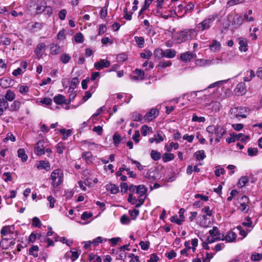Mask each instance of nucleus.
Returning <instances> with one entry per match:
<instances>
[{"label":"nucleus","instance_id":"nucleus-1","mask_svg":"<svg viewBox=\"0 0 262 262\" xmlns=\"http://www.w3.org/2000/svg\"><path fill=\"white\" fill-rule=\"evenodd\" d=\"M50 179L52 180V185L56 187L61 184L63 181V173L59 169L54 170L51 173Z\"/></svg>","mask_w":262,"mask_h":262},{"label":"nucleus","instance_id":"nucleus-2","mask_svg":"<svg viewBox=\"0 0 262 262\" xmlns=\"http://www.w3.org/2000/svg\"><path fill=\"white\" fill-rule=\"evenodd\" d=\"M218 17L217 14H213L209 15L202 22L199 23L196 26L197 29L199 31H203L210 29L212 23Z\"/></svg>","mask_w":262,"mask_h":262},{"label":"nucleus","instance_id":"nucleus-3","mask_svg":"<svg viewBox=\"0 0 262 262\" xmlns=\"http://www.w3.org/2000/svg\"><path fill=\"white\" fill-rule=\"evenodd\" d=\"M206 131L209 133V134L211 135V136H213V135L214 134L216 137L219 138H222L227 133V131L225 128L219 126L218 125H211L208 126L206 128Z\"/></svg>","mask_w":262,"mask_h":262},{"label":"nucleus","instance_id":"nucleus-4","mask_svg":"<svg viewBox=\"0 0 262 262\" xmlns=\"http://www.w3.org/2000/svg\"><path fill=\"white\" fill-rule=\"evenodd\" d=\"M248 112V108L245 107H235L232 108L230 110L231 115L236 118H239V117L242 118H246Z\"/></svg>","mask_w":262,"mask_h":262},{"label":"nucleus","instance_id":"nucleus-5","mask_svg":"<svg viewBox=\"0 0 262 262\" xmlns=\"http://www.w3.org/2000/svg\"><path fill=\"white\" fill-rule=\"evenodd\" d=\"M194 31L193 29H186L179 33L178 39L181 42L190 39L194 36Z\"/></svg>","mask_w":262,"mask_h":262},{"label":"nucleus","instance_id":"nucleus-6","mask_svg":"<svg viewBox=\"0 0 262 262\" xmlns=\"http://www.w3.org/2000/svg\"><path fill=\"white\" fill-rule=\"evenodd\" d=\"M236 237V234L235 232L230 231L225 235L224 234H222V237H219L216 239L226 241L227 242H233L235 241Z\"/></svg>","mask_w":262,"mask_h":262},{"label":"nucleus","instance_id":"nucleus-7","mask_svg":"<svg viewBox=\"0 0 262 262\" xmlns=\"http://www.w3.org/2000/svg\"><path fill=\"white\" fill-rule=\"evenodd\" d=\"M44 144L43 140H39L37 142L34 147V152L36 155L41 156L45 154Z\"/></svg>","mask_w":262,"mask_h":262},{"label":"nucleus","instance_id":"nucleus-8","mask_svg":"<svg viewBox=\"0 0 262 262\" xmlns=\"http://www.w3.org/2000/svg\"><path fill=\"white\" fill-rule=\"evenodd\" d=\"M159 114V111L157 108H152L145 115L144 118L148 121H151L155 119Z\"/></svg>","mask_w":262,"mask_h":262},{"label":"nucleus","instance_id":"nucleus-9","mask_svg":"<svg viewBox=\"0 0 262 262\" xmlns=\"http://www.w3.org/2000/svg\"><path fill=\"white\" fill-rule=\"evenodd\" d=\"M195 53L190 52L189 51L183 53L181 54L180 58L183 62H187L190 61L192 59L196 58Z\"/></svg>","mask_w":262,"mask_h":262},{"label":"nucleus","instance_id":"nucleus-10","mask_svg":"<svg viewBox=\"0 0 262 262\" xmlns=\"http://www.w3.org/2000/svg\"><path fill=\"white\" fill-rule=\"evenodd\" d=\"M110 62L105 59H100L99 61L96 62L94 63V67L97 70H100L104 68H108L110 66Z\"/></svg>","mask_w":262,"mask_h":262},{"label":"nucleus","instance_id":"nucleus-11","mask_svg":"<svg viewBox=\"0 0 262 262\" xmlns=\"http://www.w3.org/2000/svg\"><path fill=\"white\" fill-rule=\"evenodd\" d=\"M235 91L238 95H245L247 92L246 84L243 82L239 83L237 85Z\"/></svg>","mask_w":262,"mask_h":262},{"label":"nucleus","instance_id":"nucleus-12","mask_svg":"<svg viewBox=\"0 0 262 262\" xmlns=\"http://www.w3.org/2000/svg\"><path fill=\"white\" fill-rule=\"evenodd\" d=\"M47 2L44 0H38L36 7V14H40L43 12Z\"/></svg>","mask_w":262,"mask_h":262},{"label":"nucleus","instance_id":"nucleus-13","mask_svg":"<svg viewBox=\"0 0 262 262\" xmlns=\"http://www.w3.org/2000/svg\"><path fill=\"white\" fill-rule=\"evenodd\" d=\"M134 73L136 75V76H132V79L134 80H143L144 79L145 73L144 71L136 69L134 71Z\"/></svg>","mask_w":262,"mask_h":262},{"label":"nucleus","instance_id":"nucleus-14","mask_svg":"<svg viewBox=\"0 0 262 262\" xmlns=\"http://www.w3.org/2000/svg\"><path fill=\"white\" fill-rule=\"evenodd\" d=\"M244 19L241 15L236 14L233 17L232 21V25L236 28L239 27L243 23Z\"/></svg>","mask_w":262,"mask_h":262},{"label":"nucleus","instance_id":"nucleus-15","mask_svg":"<svg viewBox=\"0 0 262 262\" xmlns=\"http://www.w3.org/2000/svg\"><path fill=\"white\" fill-rule=\"evenodd\" d=\"M46 47V45L43 42H40L38 43L36 46V48L34 51L35 54L37 56V58L39 59L42 55V54L41 53V51L45 49Z\"/></svg>","mask_w":262,"mask_h":262},{"label":"nucleus","instance_id":"nucleus-16","mask_svg":"<svg viewBox=\"0 0 262 262\" xmlns=\"http://www.w3.org/2000/svg\"><path fill=\"white\" fill-rule=\"evenodd\" d=\"M239 50L241 52H246L248 51V41L247 39L239 38Z\"/></svg>","mask_w":262,"mask_h":262},{"label":"nucleus","instance_id":"nucleus-17","mask_svg":"<svg viewBox=\"0 0 262 262\" xmlns=\"http://www.w3.org/2000/svg\"><path fill=\"white\" fill-rule=\"evenodd\" d=\"M37 168L38 169H45L47 171H49L51 169V165L49 162L41 160L37 164Z\"/></svg>","mask_w":262,"mask_h":262},{"label":"nucleus","instance_id":"nucleus-18","mask_svg":"<svg viewBox=\"0 0 262 262\" xmlns=\"http://www.w3.org/2000/svg\"><path fill=\"white\" fill-rule=\"evenodd\" d=\"M106 189L112 194H117L119 190V187L115 184L110 183L105 186Z\"/></svg>","mask_w":262,"mask_h":262},{"label":"nucleus","instance_id":"nucleus-19","mask_svg":"<svg viewBox=\"0 0 262 262\" xmlns=\"http://www.w3.org/2000/svg\"><path fill=\"white\" fill-rule=\"evenodd\" d=\"M145 199L146 196L144 195H139L138 199L134 196V200L135 202V207L139 208L141 207L144 204Z\"/></svg>","mask_w":262,"mask_h":262},{"label":"nucleus","instance_id":"nucleus-20","mask_svg":"<svg viewBox=\"0 0 262 262\" xmlns=\"http://www.w3.org/2000/svg\"><path fill=\"white\" fill-rule=\"evenodd\" d=\"M221 43L216 39L212 40L211 44L210 45L209 48L211 50L214 52H218L220 51L221 48Z\"/></svg>","mask_w":262,"mask_h":262},{"label":"nucleus","instance_id":"nucleus-21","mask_svg":"<svg viewBox=\"0 0 262 262\" xmlns=\"http://www.w3.org/2000/svg\"><path fill=\"white\" fill-rule=\"evenodd\" d=\"M21 104V103L20 100H14L10 106V111L11 112L18 111L20 107Z\"/></svg>","mask_w":262,"mask_h":262},{"label":"nucleus","instance_id":"nucleus-22","mask_svg":"<svg viewBox=\"0 0 262 262\" xmlns=\"http://www.w3.org/2000/svg\"><path fill=\"white\" fill-rule=\"evenodd\" d=\"M156 171L154 170H151V169L149 170L145 174V178L148 180L151 181H154L157 179V176H156Z\"/></svg>","mask_w":262,"mask_h":262},{"label":"nucleus","instance_id":"nucleus-23","mask_svg":"<svg viewBox=\"0 0 262 262\" xmlns=\"http://www.w3.org/2000/svg\"><path fill=\"white\" fill-rule=\"evenodd\" d=\"M12 81L10 78H3L0 79V85L2 88H7L10 86Z\"/></svg>","mask_w":262,"mask_h":262},{"label":"nucleus","instance_id":"nucleus-24","mask_svg":"<svg viewBox=\"0 0 262 262\" xmlns=\"http://www.w3.org/2000/svg\"><path fill=\"white\" fill-rule=\"evenodd\" d=\"M51 53L53 55H57L61 52V48L56 43H52L50 47Z\"/></svg>","mask_w":262,"mask_h":262},{"label":"nucleus","instance_id":"nucleus-25","mask_svg":"<svg viewBox=\"0 0 262 262\" xmlns=\"http://www.w3.org/2000/svg\"><path fill=\"white\" fill-rule=\"evenodd\" d=\"M53 100L56 104L62 105L65 102L64 96L61 94H58L54 97Z\"/></svg>","mask_w":262,"mask_h":262},{"label":"nucleus","instance_id":"nucleus-26","mask_svg":"<svg viewBox=\"0 0 262 262\" xmlns=\"http://www.w3.org/2000/svg\"><path fill=\"white\" fill-rule=\"evenodd\" d=\"M81 158L84 159L87 163L91 162L93 160V155L91 152H83L82 154Z\"/></svg>","mask_w":262,"mask_h":262},{"label":"nucleus","instance_id":"nucleus-27","mask_svg":"<svg viewBox=\"0 0 262 262\" xmlns=\"http://www.w3.org/2000/svg\"><path fill=\"white\" fill-rule=\"evenodd\" d=\"M11 226H4L1 230V234L2 236L7 235L8 234H13V232L11 229Z\"/></svg>","mask_w":262,"mask_h":262},{"label":"nucleus","instance_id":"nucleus-28","mask_svg":"<svg viewBox=\"0 0 262 262\" xmlns=\"http://www.w3.org/2000/svg\"><path fill=\"white\" fill-rule=\"evenodd\" d=\"M176 52L173 49H166L164 51V57L169 58H172L176 56Z\"/></svg>","mask_w":262,"mask_h":262},{"label":"nucleus","instance_id":"nucleus-29","mask_svg":"<svg viewBox=\"0 0 262 262\" xmlns=\"http://www.w3.org/2000/svg\"><path fill=\"white\" fill-rule=\"evenodd\" d=\"M18 156L21 158L23 162H26L28 159V156L26 154L25 150L24 148H19L17 150Z\"/></svg>","mask_w":262,"mask_h":262},{"label":"nucleus","instance_id":"nucleus-30","mask_svg":"<svg viewBox=\"0 0 262 262\" xmlns=\"http://www.w3.org/2000/svg\"><path fill=\"white\" fill-rule=\"evenodd\" d=\"M79 81L77 77H74L72 79L70 88L69 89V92H72L73 90H74L76 88L77 85L79 84Z\"/></svg>","mask_w":262,"mask_h":262},{"label":"nucleus","instance_id":"nucleus-31","mask_svg":"<svg viewBox=\"0 0 262 262\" xmlns=\"http://www.w3.org/2000/svg\"><path fill=\"white\" fill-rule=\"evenodd\" d=\"M15 94L11 90H8L6 91V94L5 96V98L7 100L9 101H12L15 98Z\"/></svg>","mask_w":262,"mask_h":262},{"label":"nucleus","instance_id":"nucleus-32","mask_svg":"<svg viewBox=\"0 0 262 262\" xmlns=\"http://www.w3.org/2000/svg\"><path fill=\"white\" fill-rule=\"evenodd\" d=\"M209 233L212 237H222V235L216 227H213L212 229L210 230Z\"/></svg>","mask_w":262,"mask_h":262},{"label":"nucleus","instance_id":"nucleus-33","mask_svg":"<svg viewBox=\"0 0 262 262\" xmlns=\"http://www.w3.org/2000/svg\"><path fill=\"white\" fill-rule=\"evenodd\" d=\"M202 212L206 213V214L203 216L204 219H207V216H212L213 215V212L210 209V207L209 206H205L202 209Z\"/></svg>","mask_w":262,"mask_h":262},{"label":"nucleus","instance_id":"nucleus-34","mask_svg":"<svg viewBox=\"0 0 262 262\" xmlns=\"http://www.w3.org/2000/svg\"><path fill=\"white\" fill-rule=\"evenodd\" d=\"M174 158V155L171 153H165L162 156V160L164 162H167L172 160Z\"/></svg>","mask_w":262,"mask_h":262},{"label":"nucleus","instance_id":"nucleus-35","mask_svg":"<svg viewBox=\"0 0 262 262\" xmlns=\"http://www.w3.org/2000/svg\"><path fill=\"white\" fill-rule=\"evenodd\" d=\"M39 247L37 245H32L29 250V254L30 255L33 256L34 257H37L38 256V254L37 253H34V251H38Z\"/></svg>","mask_w":262,"mask_h":262},{"label":"nucleus","instance_id":"nucleus-36","mask_svg":"<svg viewBox=\"0 0 262 262\" xmlns=\"http://www.w3.org/2000/svg\"><path fill=\"white\" fill-rule=\"evenodd\" d=\"M113 140L115 146H118L121 142V137L119 134H118L116 132L113 135Z\"/></svg>","mask_w":262,"mask_h":262},{"label":"nucleus","instance_id":"nucleus-37","mask_svg":"<svg viewBox=\"0 0 262 262\" xmlns=\"http://www.w3.org/2000/svg\"><path fill=\"white\" fill-rule=\"evenodd\" d=\"M5 97L0 96V107L6 110L8 108L9 104Z\"/></svg>","mask_w":262,"mask_h":262},{"label":"nucleus","instance_id":"nucleus-38","mask_svg":"<svg viewBox=\"0 0 262 262\" xmlns=\"http://www.w3.org/2000/svg\"><path fill=\"white\" fill-rule=\"evenodd\" d=\"M138 188V194L139 195H145L146 194L147 189L143 185H139L137 186Z\"/></svg>","mask_w":262,"mask_h":262},{"label":"nucleus","instance_id":"nucleus-39","mask_svg":"<svg viewBox=\"0 0 262 262\" xmlns=\"http://www.w3.org/2000/svg\"><path fill=\"white\" fill-rule=\"evenodd\" d=\"M59 132L61 134H62V139L64 140H66L69 137L71 136L72 134V130L70 129L68 130H66V129H61L59 130Z\"/></svg>","mask_w":262,"mask_h":262},{"label":"nucleus","instance_id":"nucleus-40","mask_svg":"<svg viewBox=\"0 0 262 262\" xmlns=\"http://www.w3.org/2000/svg\"><path fill=\"white\" fill-rule=\"evenodd\" d=\"M150 157L154 161H158L160 159L161 155L160 152L155 150H152L150 152Z\"/></svg>","mask_w":262,"mask_h":262},{"label":"nucleus","instance_id":"nucleus-41","mask_svg":"<svg viewBox=\"0 0 262 262\" xmlns=\"http://www.w3.org/2000/svg\"><path fill=\"white\" fill-rule=\"evenodd\" d=\"M195 158L198 160H203L206 158L204 150H198L195 153Z\"/></svg>","mask_w":262,"mask_h":262},{"label":"nucleus","instance_id":"nucleus-42","mask_svg":"<svg viewBox=\"0 0 262 262\" xmlns=\"http://www.w3.org/2000/svg\"><path fill=\"white\" fill-rule=\"evenodd\" d=\"M152 52L149 50H145L144 52L140 53V57L144 59H149L152 56Z\"/></svg>","mask_w":262,"mask_h":262},{"label":"nucleus","instance_id":"nucleus-43","mask_svg":"<svg viewBox=\"0 0 262 262\" xmlns=\"http://www.w3.org/2000/svg\"><path fill=\"white\" fill-rule=\"evenodd\" d=\"M135 40L139 47L142 48L144 46V44L145 43L144 38L142 36H135Z\"/></svg>","mask_w":262,"mask_h":262},{"label":"nucleus","instance_id":"nucleus-44","mask_svg":"<svg viewBox=\"0 0 262 262\" xmlns=\"http://www.w3.org/2000/svg\"><path fill=\"white\" fill-rule=\"evenodd\" d=\"M32 226L34 227H41V222L38 217L35 216L32 219Z\"/></svg>","mask_w":262,"mask_h":262},{"label":"nucleus","instance_id":"nucleus-45","mask_svg":"<svg viewBox=\"0 0 262 262\" xmlns=\"http://www.w3.org/2000/svg\"><path fill=\"white\" fill-rule=\"evenodd\" d=\"M245 0H229L227 2V5L228 7H232L234 5H239L244 3Z\"/></svg>","mask_w":262,"mask_h":262},{"label":"nucleus","instance_id":"nucleus-46","mask_svg":"<svg viewBox=\"0 0 262 262\" xmlns=\"http://www.w3.org/2000/svg\"><path fill=\"white\" fill-rule=\"evenodd\" d=\"M154 55L156 58H161L164 57V51L161 49L157 48L154 51Z\"/></svg>","mask_w":262,"mask_h":262},{"label":"nucleus","instance_id":"nucleus-47","mask_svg":"<svg viewBox=\"0 0 262 262\" xmlns=\"http://www.w3.org/2000/svg\"><path fill=\"white\" fill-rule=\"evenodd\" d=\"M141 134L143 136H146L147 133L152 132V128L150 127H148L147 125H143L141 127Z\"/></svg>","mask_w":262,"mask_h":262},{"label":"nucleus","instance_id":"nucleus-48","mask_svg":"<svg viewBox=\"0 0 262 262\" xmlns=\"http://www.w3.org/2000/svg\"><path fill=\"white\" fill-rule=\"evenodd\" d=\"M74 40L77 43H82L84 41V37L83 34L78 32L74 36Z\"/></svg>","mask_w":262,"mask_h":262},{"label":"nucleus","instance_id":"nucleus-49","mask_svg":"<svg viewBox=\"0 0 262 262\" xmlns=\"http://www.w3.org/2000/svg\"><path fill=\"white\" fill-rule=\"evenodd\" d=\"M70 59V56L67 53H64L62 54L60 58L61 62H62L63 64H66L68 63Z\"/></svg>","mask_w":262,"mask_h":262},{"label":"nucleus","instance_id":"nucleus-50","mask_svg":"<svg viewBox=\"0 0 262 262\" xmlns=\"http://www.w3.org/2000/svg\"><path fill=\"white\" fill-rule=\"evenodd\" d=\"M251 259L253 261H260L262 259V253H254L251 254Z\"/></svg>","mask_w":262,"mask_h":262},{"label":"nucleus","instance_id":"nucleus-51","mask_svg":"<svg viewBox=\"0 0 262 262\" xmlns=\"http://www.w3.org/2000/svg\"><path fill=\"white\" fill-rule=\"evenodd\" d=\"M128 213L132 217V220H135L139 214V211L136 209H134L133 210H129L128 211Z\"/></svg>","mask_w":262,"mask_h":262},{"label":"nucleus","instance_id":"nucleus-52","mask_svg":"<svg viewBox=\"0 0 262 262\" xmlns=\"http://www.w3.org/2000/svg\"><path fill=\"white\" fill-rule=\"evenodd\" d=\"M127 58L128 56L125 53L119 54L117 56V59L119 62H124L126 61L127 59Z\"/></svg>","mask_w":262,"mask_h":262},{"label":"nucleus","instance_id":"nucleus-53","mask_svg":"<svg viewBox=\"0 0 262 262\" xmlns=\"http://www.w3.org/2000/svg\"><path fill=\"white\" fill-rule=\"evenodd\" d=\"M248 156L250 157L255 156L258 152V149L257 147H249L247 150Z\"/></svg>","mask_w":262,"mask_h":262},{"label":"nucleus","instance_id":"nucleus-54","mask_svg":"<svg viewBox=\"0 0 262 262\" xmlns=\"http://www.w3.org/2000/svg\"><path fill=\"white\" fill-rule=\"evenodd\" d=\"M150 243L149 241H141L139 243V245L140 246L141 249L143 250L147 251L148 250L149 248Z\"/></svg>","mask_w":262,"mask_h":262},{"label":"nucleus","instance_id":"nucleus-55","mask_svg":"<svg viewBox=\"0 0 262 262\" xmlns=\"http://www.w3.org/2000/svg\"><path fill=\"white\" fill-rule=\"evenodd\" d=\"M191 120L193 122H204L205 121V118L204 117H198L195 114H194Z\"/></svg>","mask_w":262,"mask_h":262},{"label":"nucleus","instance_id":"nucleus-56","mask_svg":"<svg viewBox=\"0 0 262 262\" xmlns=\"http://www.w3.org/2000/svg\"><path fill=\"white\" fill-rule=\"evenodd\" d=\"M53 9L52 7L47 6L46 4L44 9L43 12L45 15H47L48 16H50L53 13Z\"/></svg>","mask_w":262,"mask_h":262},{"label":"nucleus","instance_id":"nucleus-57","mask_svg":"<svg viewBox=\"0 0 262 262\" xmlns=\"http://www.w3.org/2000/svg\"><path fill=\"white\" fill-rule=\"evenodd\" d=\"M171 65L170 61H160L158 64V67L160 69H163L166 67H170Z\"/></svg>","mask_w":262,"mask_h":262},{"label":"nucleus","instance_id":"nucleus-58","mask_svg":"<svg viewBox=\"0 0 262 262\" xmlns=\"http://www.w3.org/2000/svg\"><path fill=\"white\" fill-rule=\"evenodd\" d=\"M194 5L191 3H189L185 7V13H188L193 11Z\"/></svg>","mask_w":262,"mask_h":262},{"label":"nucleus","instance_id":"nucleus-59","mask_svg":"<svg viewBox=\"0 0 262 262\" xmlns=\"http://www.w3.org/2000/svg\"><path fill=\"white\" fill-rule=\"evenodd\" d=\"M120 187L121 188V192L123 193L127 192V190H129V186L125 182H122L120 183Z\"/></svg>","mask_w":262,"mask_h":262},{"label":"nucleus","instance_id":"nucleus-60","mask_svg":"<svg viewBox=\"0 0 262 262\" xmlns=\"http://www.w3.org/2000/svg\"><path fill=\"white\" fill-rule=\"evenodd\" d=\"M57 152L59 154L63 153V150L66 149L65 145L61 142L58 143L56 145Z\"/></svg>","mask_w":262,"mask_h":262},{"label":"nucleus","instance_id":"nucleus-61","mask_svg":"<svg viewBox=\"0 0 262 262\" xmlns=\"http://www.w3.org/2000/svg\"><path fill=\"white\" fill-rule=\"evenodd\" d=\"M239 206L238 208L242 211L244 212H247L249 210V207L248 204L246 203H239Z\"/></svg>","mask_w":262,"mask_h":262},{"label":"nucleus","instance_id":"nucleus-62","mask_svg":"<svg viewBox=\"0 0 262 262\" xmlns=\"http://www.w3.org/2000/svg\"><path fill=\"white\" fill-rule=\"evenodd\" d=\"M132 120L134 121H141L142 119V116L140 113H134L132 115Z\"/></svg>","mask_w":262,"mask_h":262},{"label":"nucleus","instance_id":"nucleus-63","mask_svg":"<svg viewBox=\"0 0 262 262\" xmlns=\"http://www.w3.org/2000/svg\"><path fill=\"white\" fill-rule=\"evenodd\" d=\"M107 30V28L105 25L101 24L99 26V30L98 35L100 36L104 34Z\"/></svg>","mask_w":262,"mask_h":262},{"label":"nucleus","instance_id":"nucleus-64","mask_svg":"<svg viewBox=\"0 0 262 262\" xmlns=\"http://www.w3.org/2000/svg\"><path fill=\"white\" fill-rule=\"evenodd\" d=\"M165 256L169 259L171 260L177 256V253L173 250H171L169 252L165 253Z\"/></svg>","mask_w":262,"mask_h":262}]
</instances>
